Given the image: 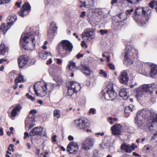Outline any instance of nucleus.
Wrapping results in <instances>:
<instances>
[{"label":"nucleus","instance_id":"nucleus-15","mask_svg":"<svg viewBox=\"0 0 157 157\" xmlns=\"http://www.w3.org/2000/svg\"><path fill=\"white\" fill-rule=\"evenodd\" d=\"M78 147L77 144L74 141L71 142L68 145L67 151L71 154H75L78 150Z\"/></svg>","mask_w":157,"mask_h":157},{"label":"nucleus","instance_id":"nucleus-41","mask_svg":"<svg viewBox=\"0 0 157 157\" xmlns=\"http://www.w3.org/2000/svg\"><path fill=\"white\" fill-rule=\"evenodd\" d=\"M100 74L103 75L105 77H106L107 76V73L106 72L102 70H100Z\"/></svg>","mask_w":157,"mask_h":157},{"label":"nucleus","instance_id":"nucleus-49","mask_svg":"<svg viewBox=\"0 0 157 157\" xmlns=\"http://www.w3.org/2000/svg\"><path fill=\"white\" fill-rule=\"evenodd\" d=\"M101 35H104L105 34H107L108 33V31L107 30H103V29H101L99 31Z\"/></svg>","mask_w":157,"mask_h":157},{"label":"nucleus","instance_id":"nucleus-34","mask_svg":"<svg viewBox=\"0 0 157 157\" xmlns=\"http://www.w3.org/2000/svg\"><path fill=\"white\" fill-rule=\"evenodd\" d=\"M54 116L57 118H59L60 116L59 110L58 109L55 110L54 111Z\"/></svg>","mask_w":157,"mask_h":157},{"label":"nucleus","instance_id":"nucleus-37","mask_svg":"<svg viewBox=\"0 0 157 157\" xmlns=\"http://www.w3.org/2000/svg\"><path fill=\"white\" fill-rule=\"evenodd\" d=\"M136 69L139 71L141 72L143 69V64L141 63L138 64L137 66Z\"/></svg>","mask_w":157,"mask_h":157},{"label":"nucleus","instance_id":"nucleus-35","mask_svg":"<svg viewBox=\"0 0 157 157\" xmlns=\"http://www.w3.org/2000/svg\"><path fill=\"white\" fill-rule=\"evenodd\" d=\"M75 66V63L71 61H70L69 65H68V68L70 70H72Z\"/></svg>","mask_w":157,"mask_h":157},{"label":"nucleus","instance_id":"nucleus-18","mask_svg":"<svg viewBox=\"0 0 157 157\" xmlns=\"http://www.w3.org/2000/svg\"><path fill=\"white\" fill-rule=\"evenodd\" d=\"M31 6L29 4L28 2L25 3L22 6L20 11L18 12L19 15L22 17H24L26 14H24L25 12L27 11V13L30 10Z\"/></svg>","mask_w":157,"mask_h":157},{"label":"nucleus","instance_id":"nucleus-4","mask_svg":"<svg viewBox=\"0 0 157 157\" xmlns=\"http://www.w3.org/2000/svg\"><path fill=\"white\" fill-rule=\"evenodd\" d=\"M72 48L73 45L68 40H64L58 44L57 51L61 56L64 57L68 53L71 52Z\"/></svg>","mask_w":157,"mask_h":157},{"label":"nucleus","instance_id":"nucleus-12","mask_svg":"<svg viewBox=\"0 0 157 157\" xmlns=\"http://www.w3.org/2000/svg\"><path fill=\"white\" fill-rule=\"evenodd\" d=\"M106 92L111 100H113L117 97V94L114 90L112 84L107 86Z\"/></svg>","mask_w":157,"mask_h":157},{"label":"nucleus","instance_id":"nucleus-32","mask_svg":"<svg viewBox=\"0 0 157 157\" xmlns=\"http://www.w3.org/2000/svg\"><path fill=\"white\" fill-rule=\"evenodd\" d=\"M92 12L93 13H95L96 15L98 16L101 15L102 13L101 9L99 8H94L93 9Z\"/></svg>","mask_w":157,"mask_h":157},{"label":"nucleus","instance_id":"nucleus-6","mask_svg":"<svg viewBox=\"0 0 157 157\" xmlns=\"http://www.w3.org/2000/svg\"><path fill=\"white\" fill-rule=\"evenodd\" d=\"M47 84L44 82H38L34 85V89L35 94L38 96L43 97L47 93Z\"/></svg>","mask_w":157,"mask_h":157},{"label":"nucleus","instance_id":"nucleus-40","mask_svg":"<svg viewBox=\"0 0 157 157\" xmlns=\"http://www.w3.org/2000/svg\"><path fill=\"white\" fill-rule=\"evenodd\" d=\"M128 2L131 3H137L140 0H126Z\"/></svg>","mask_w":157,"mask_h":157},{"label":"nucleus","instance_id":"nucleus-11","mask_svg":"<svg viewBox=\"0 0 157 157\" xmlns=\"http://www.w3.org/2000/svg\"><path fill=\"white\" fill-rule=\"evenodd\" d=\"M95 139L92 137H88L82 144V148L86 150H89L93 147Z\"/></svg>","mask_w":157,"mask_h":157},{"label":"nucleus","instance_id":"nucleus-51","mask_svg":"<svg viewBox=\"0 0 157 157\" xmlns=\"http://www.w3.org/2000/svg\"><path fill=\"white\" fill-rule=\"evenodd\" d=\"M36 113H37L36 110L35 109H33V110H31L30 111V112H29V114L30 115L32 114H32L34 115V114H36Z\"/></svg>","mask_w":157,"mask_h":157},{"label":"nucleus","instance_id":"nucleus-29","mask_svg":"<svg viewBox=\"0 0 157 157\" xmlns=\"http://www.w3.org/2000/svg\"><path fill=\"white\" fill-rule=\"evenodd\" d=\"M50 30H48V33L50 34L52 33V31L54 33H55L57 29V27H56L55 23L54 22H52L50 25Z\"/></svg>","mask_w":157,"mask_h":157},{"label":"nucleus","instance_id":"nucleus-58","mask_svg":"<svg viewBox=\"0 0 157 157\" xmlns=\"http://www.w3.org/2000/svg\"><path fill=\"white\" fill-rule=\"evenodd\" d=\"M68 139L70 141L73 140H74V137L71 136L69 135L68 137Z\"/></svg>","mask_w":157,"mask_h":157},{"label":"nucleus","instance_id":"nucleus-55","mask_svg":"<svg viewBox=\"0 0 157 157\" xmlns=\"http://www.w3.org/2000/svg\"><path fill=\"white\" fill-rule=\"evenodd\" d=\"M93 155L95 157H97L98 155V153L97 151L95 150L94 151Z\"/></svg>","mask_w":157,"mask_h":157},{"label":"nucleus","instance_id":"nucleus-39","mask_svg":"<svg viewBox=\"0 0 157 157\" xmlns=\"http://www.w3.org/2000/svg\"><path fill=\"white\" fill-rule=\"evenodd\" d=\"M124 111L126 113H128L132 111V109L129 106H128L125 108Z\"/></svg>","mask_w":157,"mask_h":157},{"label":"nucleus","instance_id":"nucleus-31","mask_svg":"<svg viewBox=\"0 0 157 157\" xmlns=\"http://www.w3.org/2000/svg\"><path fill=\"white\" fill-rule=\"evenodd\" d=\"M80 1L82 3H83V5L82 4L80 6V7H82V6L86 7L89 6L93 0H80Z\"/></svg>","mask_w":157,"mask_h":157},{"label":"nucleus","instance_id":"nucleus-62","mask_svg":"<svg viewBox=\"0 0 157 157\" xmlns=\"http://www.w3.org/2000/svg\"><path fill=\"white\" fill-rule=\"evenodd\" d=\"M49 153L47 151H45L44 152V154L43 155V157H47L49 155Z\"/></svg>","mask_w":157,"mask_h":157},{"label":"nucleus","instance_id":"nucleus-19","mask_svg":"<svg viewBox=\"0 0 157 157\" xmlns=\"http://www.w3.org/2000/svg\"><path fill=\"white\" fill-rule=\"evenodd\" d=\"M21 107L20 105H17L12 110L10 114L9 115L10 118L12 120H14L15 117L19 112L21 109Z\"/></svg>","mask_w":157,"mask_h":157},{"label":"nucleus","instance_id":"nucleus-64","mask_svg":"<svg viewBox=\"0 0 157 157\" xmlns=\"http://www.w3.org/2000/svg\"><path fill=\"white\" fill-rule=\"evenodd\" d=\"M117 2V0H112L111 2V4L112 5H113L115 3H116Z\"/></svg>","mask_w":157,"mask_h":157},{"label":"nucleus","instance_id":"nucleus-17","mask_svg":"<svg viewBox=\"0 0 157 157\" xmlns=\"http://www.w3.org/2000/svg\"><path fill=\"white\" fill-rule=\"evenodd\" d=\"M118 79L120 83L125 84L127 83L129 80V77L125 71H123L121 73Z\"/></svg>","mask_w":157,"mask_h":157},{"label":"nucleus","instance_id":"nucleus-27","mask_svg":"<svg viewBox=\"0 0 157 157\" xmlns=\"http://www.w3.org/2000/svg\"><path fill=\"white\" fill-rule=\"evenodd\" d=\"M8 51V47L4 43H2L0 46V55H4Z\"/></svg>","mask_w":157,"mask_h":157},{"label":"nucleus","instance_id":"nucleus-44","mask_svg":"<svg viewBox=\"0 0 157 157\" xmlns=\"http://www.w3.org/2000/svg\"><path fill=\"white\" fill-rule=\"evenodd\" d=\"M11 0H0V5L8 3Z\"/></svg>","mask_w":157,"mask_h":157},{"label":"nucleus","instance_id":"nucleus-42","mask_svg":"<svg viewBox=\"0 0 157 157\" xmlns=\"http://www.w3.org/2000/svg\"><path fill=\"white\" fill-rule=\"evenodd\" d=\"M26 96L28 98L32 101H33L35 100L34 98L33 97L32 95H30L29 93L26 94Z\"/></svg>","mask_w":157,"mask_h":157},{"label":"nucleus","instance_id":"nucleus-20","mask_svg":"<svg viewBox=\"0 0 157 157\" xmlns=\"http://www.w3.org/2000/svg\"><path fill=\"white\" fill-rule=\"evenodd\" d=\"M29 59L28 57L25 55L19 57L18 61L19 67L21 68L23 67L27 63Z\"/></svg>","mask_w":157,"mask_h":157},{"label":"nucleus","instance_id":"nucleus-38","mask_svg":"<svg viewBox=\"0 0 157 157\" xmlns=\"http://www.w3.org/2000/svg\"><path fill=\"white\" fill-rule=\"evenodd\" d=\"M149 145H146L143 147V150L144 151H148L151 150V147H149Z\"/></svg>","mask_w":157,"mask_h":157},{"label":"nucleus","instance_id":"nucleus-5","mask_svg":"<svg viewBox=\"0 0 157 157\" xmlns=\"http://www.w3.org/2000/svg\"><path fill=\"white\" fill-rule=\"evenodd\" d=\"M157 86V85L154 83L142 85L136 90L137 91L136 96L139 97L141 96L143 92L152 94L153 92V90L156 89Z\"/></svg>","mask_w":157,"mask_h":157},{"label":"nucleus","instance_id":"nucleus-7","mask_svg":"<svg viewBox=\"0 0 157 157\" xmlns=\"http://www.w3.org/2000/svg\"><path fill=\"white\" fill-rule=\"evenodd\" d=\"M74 123L75 127L80 130L84 131L90 126L89 121L87 119H76L74 120Z\"/></svg>","mask_w":157,"mask_h":157},{"label":"nucleus","instance_id":"nucleus-36","mask_svg":"<svg viewBox=\"0 0 157 157\" xmlns=\"http://www.w3.org/2000/svg\"><path fill=\"white\" fill-rule=\"evenodd\" d=\"M74 92H75V90L72 89L68 88V92L67 93V95L70 96H71Z\"/></svg>","mask_w":157,"mask_h":157},{"label":"nucleus","instance_id":"nucleus-57","mask_svg":"<svg viewBox=\"0 0 157 157\" xmlns=\"http://www.w3.org/2000/svg\"><path fill=\"white\" fill-rule=\"evenodd\" d=\"M29 135L28 132H25L24 133V139H26L27 136H29Z\"/></svg>","mask_w":157,"mask_h":157},{"label":"nucleus","instance_id":"nucleus-48","mask_svg":"<svg viewBox=\"0 0 157 157\" xmlns=\"http://www.w3.org/2000/svg\"><path fill=\"white\" fill-rule=\"evenodd\" d=\"M155 2L154 1H152L151 2H149L148 3V5L150 7L153 8L155 6Z\"/></svg>","mask_w":157,"mask_h":157},{"label":"nucleus","instance_id":"nucleus-1","mask_svg":"<svg viewBox=\"0 0 157 157\" xmlns=\"http://www.w3.org/2000/svg\"><path fill=\"white\" fill-rule=\"evenodd\" d=\"M151 115L150 117L147 122V127L151 129L154 125L157 124V114L155 113H150L148 110L143 109L138 112L136 114V117L135 118V123L138 126L142 125L143 124L141 117L143 118H147L149 114Z\"/></svg>","mask_w":157,"mask_h":157},{"label":"nucleus","instance_id":"nucleus-21","mask_svg":"<svg viewBox=\"0 0 157 157\" xmlns=\"http://www.w3.org/2000/svg\"><path fill=\"white\" fill-rule=\"evenodd\" d=\"M43 128L41 127H36L34 128L30 132L29 135L31 136L34 135H41L42 134Z\"/></svg>","mask_w":157,"mask_h":157},{"label":"nucleus","instance_id":"nucleus-24","mask_svg":"<svg viewBox=\"0 0 157 157\" xmlns=\"http://www.w3.org/2000/svg\"><path fill=\"white\" fill-rule=\"evenodd\" d=\"M119 95L124 100H126L129 97L128 90L124 88L121 89L119 92Z\"/></svg>","mask_w":157,"mask_h":157},{"label":"nucleus","instance_id":"nucleus-26","mask_svg":"<svg viewBox=\"0 0 157 157\" xmlns=\"http://www.w3.org/2000/svg\"><path fill=\"white\" fill-rule=\"evenodd\" d=\"M81 70L82 72L86 76L90 75L92 72V71L89 68L85 65L82 66Z\"/></svg>","mask_w":157,"mask_h":157},{"label":"nucleus","instance_id":"nucleus-13","mask_svg":"<svg viewBox=\"0 0 157 157\" xmlns=\"http://www.w3.org/2000/svg\"><path fill=\"white\" fill-rule=\"evenodd\" d=\"M150 16V13H149L148 15L147 14H145L142 16H140L136 20H135L137 21L139 25L141 26H143L147 22Z\"/></svg>","mask_w":157,"mask_h":157},{"label":"nucleus","instance_id":"nucleus-61","mask_svg":"<svg viewBox=\"0 0 157 157\" xmlns=\"http://www.w3.org/2000/svg\"><path fill=\"white\" fill-rule=\"evenodd\" d=\"M3 134L4 133L2 128H0V135L2 136Z\"/></svg>","mask_w":157,"mask_h":157},{"label":"nucleus","instance_id":"nucleus-52","mask_svg":"<svg viewBox=\"0 0 157 157\" xmlns=\"http://www.w3.org/2000/svg\"><path fill=\"white\" fill-rule=\"evenodd\" d=\"M51 56L49 57V59H48V60L47 61V64L48 65L50 64L52 62V58H51Z\"/></svg>","mask_w":157,"mask_h":157},{"label":"nucleus","instance_id":"nucleus-2","mask_svg":"<svg viewBox=\"0 0 157 157\" xmlns=\"http://www.w3.org/2000/svg\"><path fill=\"white\" fill-rule=\"evenodd\" d=\"M21 46L25 50H32L35 47L36 40L34 35L28 33L22 34L20 40Z\"/></svg>","mask_w":157,"mask_h":157},{"label":"nucleus","instance_id":"nucleus-23","mask_svg":"<svg viewBox=\"0 0 157 157\" xmlns=\"http://www.w3.org/2000/svg\"><path fill=\"white\" fill-rule=\"evenodd\" d=\"M150 76L155 78L157 76V65L152 64L150 66Z\"/></svg>","mask_w":157,"mask_h":157},{"label":"nucleus","instance_id":"nucleus-43","mask_svg":"<svg viewBox=\"0 0 157 157\" xmlns=\"http://www.w3.org/2000/svg\"><path fill=\"white\" fill-rule=\"evenodd\" d=\"M109 68L112 70H114L115 69L114 66L112 63H109L108 64Z\"/></svg>","mask_w":157,"mask_h":157},{"label":"nucleus","instance_id":"nucleus-50","mask_svg":"<svg viewBox=\"0 0 157 157\" xmlns=\"http://www.w3.org/2000/svg\"><path fill=\"white\" fill-rule=\"evenodd\" d=\"M89 113L94 114L95 113V109L93 108H91L90 109Z\"/></svg>","mask_w":157,"mask_h":157},{"label":"nucleus","instance_id":"nucleus-22","mask_svg":"<svg viewBox=\"0 0 157 157\" xmlns=\"http://www.w3.org/2000/svg\"><path fill=\"white\" fill-rule=\"evenodd\" d=\"M68 88L74 90L75 93H77L81 88L80 84L75 81L71 82L68 86Z\"/></svg>","mask_w":157,"mask_h":157},{"label":"nucleus","instance_id":"nucleus-45","mask_svg":"<svg viewBox=\"0 0 157 157\" xmlns=\"http://www.w3.org/2000/svg\"><path fill=\"white\" fill-rule=\"evenodd\" d=\"M124 13H120L118 15V17L121 20H124L125 19L126 17L124 16Z\"/></svg>","mask_w":157,"mask_h":157},{"label":"nucleus","instance_id":"nucleus-63","mask_svg":"<svg viewBox=\"0 0 157 157\" xmlns=\"http://www.w3.org/2000/svg\"><path fill=\"white\" fill-rule=\"evenodd\" d=\"M157 136V131L154 134V135L151 137V138L152 139H154L155 138V137Z\"/></svg>","mask_w":157,"mask_h":157},{"label":"nucleus","instance_id":"nucleus-3","mask_svg":"<svg viewBox=\"0 0 157 157\" xmlns=\"http://www.w3.org/2000/svg\"><path fill=\"white\" fill-rule=\"evenodd\" d=\"M138 52L135 48L128 45L126 47L122 55L124 57V63L127 66H129L132 63L133 59L138 57Z\"/></svg>","mask_w":157,"mask_h":157},{"label":"nucleus","instance_id":"nucleus-60","mask_svg":"<svg viewBox=\"0 0 157 157\" xmlns=\"http://www.w3.org/2000/svg\"><path fill=\"white\" fill-rule=\"evenodd\" d=\"M133 155L135 156H138L139 157H140L141 156L140 155L136 153L135 152H133L132 153Z\"/></svg>","mask_w":157,"mask_h":157},{"label":"nucleus","instance_id":"nucleus-46","mask_svg":"<svg viewBox=\"0 0 157 157\" xmlns=\"http://www.w3.org/2000/svg\"><path fill=\"white\" fill-rule=\"evenodd\" d=\"M134 10L133 9H131L130 10H127L126 11V15L127 16L129 15L131 13L133 12Z\"/></svg>","mask_w":157,"mask_h":157},{"label":"nucleus","instance_id":"nucleus-30","mask_svg":"<svg viewBox=\"0 0 157 157\" xmlns=\"http://www.w3.org/2000/svg\"><path fill=\"white\" fill-rule=\"evenodd\" d=\"M25 81V78L24 76L21 75L20 73L19 74L18 76L16 77L15 82H21Z\"/></svg>","mask_w":157,"mask_h":157},{"label":"nucleus","instance_id":"nucleus-25","mask_svg":"<svg viewBox=\"0 0 157 157\" xmlns=\"http://www.w3.org/2000/svg\"><path fill=\"white\" fill-rule=\"evenodd\" d=\"M120 149L122 152L126 153H130L132 151V149H130V145L125 143H123L121 144Z\"/></svg>","mask_w":157,"mask_h":157},{"label":"nucleus","instance_id":"nucleus-9","mask_svg":"<svg viewBox=\"0 0 157 157\" xmlns=\"http://www.w3.org/2000/svg\"><path fill=\"white\" fill-rule=\"evenodd\" d=\"M7 20L8 23L6 25L4 23H3L0 26V31L2 30L4 34L6 33L11 26L13 24L16 20L13 17H8Z\"/></svg>","mask_w":157,"mask_h":157},{"label":"nucleus","instance_id":"nucleus-56","mask_svg":"<svg viewBox=\"0 0 157 157\" xmlns=\"http://www.w3.org/2000/svg\"><path fill=\"white\" fill-rule=\"evenodd\" d=\"M86 15V12L85 11H83L80 15V17H84Z\"/></svg>","mask_w":157,"mask_h":157},{"label":"nucleus","instance_id":"nucleus-33","mask_svg":"<svg viewBox=\"0 0 157 157\" xmlns=\"http://www.w3.org/2000/svg\"><path fill=\"white\" fill-rule=\"evenodd\" d=\"M56 67H55L54 68L51 67L49 69V72L51 75L54 76L55 75V74L56 72Z\"/></svg>","mask_w":157,"mask_h":157},{"label":"nucleus","instance_id":"nucleus-47","mask_svg":"<svg viewBox=\"0 0 157 157\" xmlns=\"http://www.w3.org/2000/svg\"><path fill=\"white\" fill-rule=\"evenodd\" d=\"M130 149H131L132 150H132H134L135 148H136L137 146L135 144H132L131 145H130Z\"/></svg>","mask_w":157,"mask_h":157},{"label":"nucleus","instance_id":"nucleus-59","mask_svg":"<svg viewBox=\"0 0 157 157\" xmlns=\"http://www.w3.org/2000/svg\"><path fill=\"white\" fill-rule=\"evenodd\" d=\"M62 60L59 59H57V63L58 64H60L62 63Z\"/></svg>","mask_w":157,"mask_h":157},{"label":"nucleus","instance_id":"nucleus-10","mask_svg":"<svg viewBox=\"0 0 157 157\" xmlns=\"http://www.w3.org/2000/svg\"><path fill=\"white\" fill-rule=\"evenodd\" d=\"M94 30L92 28L85 29L82 34V36L83 40H88L89 39H91L94 37Z\"/></svg>","mask_w":157,"mask_h":157},{"label":"nucleus","instance_id":"nucleus-53","mask_svg":"<svg viewBox=\"0 0 157 157\" xmlns=\"http://www.w3.org/2000/svg\"><path fill=\"white\" fill-rule=\"evenodd\" d=\"M83 56V55L81 54H80V53H78L77 55H76V57L78 59H79V58L81 57H82Z\"/></svg>","mask_w":157,"mask_h":157},{"label":"nucleus","instance_id":"nucleus-8","mask_svg":"<svg viewBox=\"0 0 157 157\" xmlns=\"http://www.w3.org/2000/svg\"><path fill=\"white\" fill-rule=\"evenodd\" d=\"M151 13V10L149 9L148 7H146L144 8L142 7H137L134 12L135 16L134 18L135 20H136L140 16H141L142 15L143 16L146 14L148 15Z\"/></svg>","mask_w":157,"mask_h":157},{"label":"nucleus","instance_id":"nucleus-54","mask_svg":"<svg viewBox=\"0 0 157 157\" xmlns=\"http://www.w3.org/2000/svg\"><path fill=\"white\" fill-rule=\"evenodd\" d=\"M56 135H54L52 138V141L54 142H56Z\"/></svg>","mask_w":157,"mask_h":157},{"label":"nucleus","instance_id":"nucleus-14","mask_svg":"<svg viewBox=\"0 0 157 157\" xmlns=\"http://www.w3.org/2000/svg\"><path fill=\"white\" fill-rule=\"evenodd\" d=\"M111 129L113 135L118 136L122 132V127L121 124L117 123L112 126Z\"/></svg>","mask_w":157,"mask_h":157},{"label":"nucleus","instance_id":"nucleus-28","mask_svg":"<svg viewBox=\"0 0 157 157\" xmlns=\"http://www.w3.org/2000/svg\"><path fill=\"white\" fill-rule=\"evenodd\" d=\"M39 56L42 59H46L48 57H49L51 56V54L50 52H48L46 51H43L40 53Z\"/></svg>","mask_w":157,"mask_h":157},{"label":"nucleus","instance_id":"nucleus-16","mask_svg":"<svg viewBox=\"0 0 157 157\" xmlns=\"http://www.w3.org/2000/svg\"><path fill=\"white\" fill-rule=\"evenodd\" d=\"M34 115H31V117H26L25 120V127L26 128L28 125H29V129H30L33 126H35V119L34 118Z\"/></svg>","mask_w":157,"mask_h":157}]
</instances>
